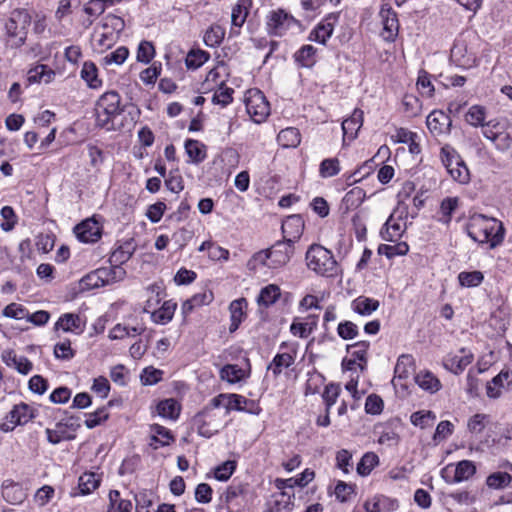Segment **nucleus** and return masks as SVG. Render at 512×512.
Here are the masks:
<instances>
[{
	"instance_id": "obj_1",
	"label": "nucleus",
	"mask_w": 512,
	"mask_h": 512,
	"mask_svg": "<svg viewBox=\"0 0 512 512\" xmlns=\"http://www.w3.org/2000/svg\"><path fill=\"white\" fill-rule=\"evenodd\" d=\"M307 266L315 273L332 277L338 273V265L332 252L325 247L313 244L306 252Z\"/></svg>"
},
{
	"instance_id": "obj_2",
	"label": "nucleus",
	"mask_w": 512,
	"mask_h": 512,
	"mask_svg": "<svg viewBox=\"0 0 512 512\" xmlns=\"http://www.w3.org/2000/svg\"><path fill=\"white\" fill-rule=\"evenodd\" d=\"M124 27V21L115 15H107L101 28H96L92 35V45L100 53L111 48L117 40L118 34Z\"/></svg>"
},
{
	"instance_id": "obj_3",
	"label": "nucleus",
	"mask_w": 512,
	"mask_h": 512,
	"mask_svg": "<svg viewBox=\"0 0 512 512\" xmlns=\"http://www.w3.org/2000/svg\"><path fill=\"white\" fill-rule=\"evenodd\" d=\"M294 254L293 244L288 241H277L271 248L254 254L252 262L269 268L286 265Z\"/></svg>"
},
{
	"instance_id": "obj_4",
	"label": "nucleus",
	"mask_w": 512,
	"mask_h": 512,
	"mask_svg": "<svg viewBox=\"0 0 512 512\" xmlns=\"http://www.w3.org/2000/svg\"><path fill=\"white\" fill-rule=\"evenodd\" d=\"M31 21L32 16L26 9H15L11 12L6 30L8 42L12 47H18L24 43Z\"/></svg>"
},
{
	"instance_id": "obj_5",
	"label": "nucleus",
	"mask_w": 512,
	"mask_h": 512,
	"mask_svg": "<svg viewBox=\"0 0 512 512\" xmlns=\"http://www.w3.org/2000/svg\"><path fill=\"white\" fill-rule=\"evenodd\" d=\"M482 135L499 150H506L512 144V129L505 120L482 123Z\"/></svg>"
},
{
	"instance_id": "obj_6",
	"label": "nucleus",
	"mask_w": 512,
	"mask_h": 512,
	"mask_svg": "<svg viewBox=\"0 0 512 512\" xmlns=\"http://www.w3.org/2000/svg\"><path fill=\"white\" fill-rule=\"evenodd\" d=\"M440 158L447 172L454 180L460 183L468 182L469 170L452 146L444 145L441 148Z\"/></svg>"
},
{
	"instance_id": "obj_7",
	"label": "nucleus",
	"mask_w": 512,
	"mask_h": 512,
	"mask_svg": "<svg viewBox=\"0 0 512 512\" xmlns=\"http://www.w3.org/2000/svg\"><path fill=\"white\" fill-rule=\"evenodd\" d=\"M247 113L256 123L263 122L270 114V106L264 94L258 89H250L245 95Z\"/></svg>"
},
{
	"instance_id": "obj_8",
	"label": "nucleus",
	"mask_w": 512,
	"mask_h": 512,
	"mask_svg": "<svg viewBox=\"0 0 512 512\" xmlns=\"http://www.w3.org/2000/svg\"><path fill=\"white\" fill-rule=\"evenodd\" d=\"M482 232L485 236L482 243H488L490 248L497 247L504 240L505 228L503 223L496 218L482 215Z\"/></svg>"
},
{
	"instance_id": "obj_9",
	"label": "nucleus",
	"mask_w": 512,
	"mask_h": 512,
	"mask_svg": "<svg viewBox=\"0 0 512 512\" xmlns=\"http://www.w3.org/2000/svg\"><path fill=\"white\" fill-rule=\"evenodd\" d=\"M294 23L295 18L283 9L273 10L267 16V30L271 35H283Z\"/></svg>"
},
{
	"instance_id": "obj_10",
	"label": "nucleus",
	"mask_w": 512,
	"mask_h": 512,
	"mask_svg": "<svg viewBox=\"0 0 512 512\" xmlns=\"http://www.w3.org/2000/svg\"><path fill=\"white\" fill-rule=\"evenodd\" d=\"M512 385V371L501 370L486 384V395L490 399H498Z\"/></svg>"
},
{
	"instance_id": "obj_11",
	"label": "nucleus",
	"mask_w": 512,
	"mask_h": 512,
	"mask_svg": "<svg viewBox=\"0 0 512 512\" xmlns=\"http://www.w3.org/2000/svg\"><path fill=\"white\" fill-rule=\"evenodd\" d=\"M214 417L215 415L209 407L195 416L194 422L201 436L209 438L219 431L220 423L215 421Z\"/></svg>"
},
{
	"instance_id": "obj_12",
	"label": "nucleus",
	"mask_w": 512,
	"mask_h": 512,
	"mask_svg": "<svg viewBox=\"0 0 512 512\" xmlns=\"http://www.w3.org/2000/svg\"><path fill=\"white\" fill-rule=\"evenodd\" d=\"M452 121L443 111L434 110L426 119V125L434 136L447 135L450 132Z\"/></svg>"
},
{
	"instance_id": "obj_13",
	"label": "nucleus",
	"mask_w": 512,
	"mask_h": 512,
	"mask_svg": "<svg viewBox=\"0 0 512 512\" xmlns=\"http://www.w3.org/2000/svg\"><path fill=\"white\" fill-rule=\"evenodd\" d=\"M33 417L32 409L24 403L14 406L7 416L8 422L1 425L3 431L13 430L16 425L26 424Z\"/></svg>"
},
{
	"instance_id": "obj_14",
	"label": "nucleus",
	"mask_w": 512,
	"mask_h": 512,
	"mask_svg": "<svg viewBox=\"0 0 512 512\" xmlns=\"http://www.w3.org/2000/svg\"><path fill=\"white\" fill-rule=\"evenodd\" d=\"M284 240L294 244L300 239L304 230V221L300 215L288 216L282 223Z\"/></svg>"
},
{
	"instance_id": "obj_15",
	"label": "nucleus",
	"mask_w": 512,
	"mask_h": 512,
	"mask_svg": "<svg viewBox=\"0 0 512 512\" xmlns=\"http://www.w3.org/2000/svg\"><path fill=\"white\" fill-rule=\"evenodd\" d=\"M77 238L84 243H94L101 237L100 227L95 220L87 219L75 227Z\"/></svg>"
},
{
	"instance_id": "obj_16",
	"label": "nucleus",
	"mask_w": 512,
	"mask_h": 512,
	"mask_svg": "<svg viewBox=\"0 0 512 512\" xmlns=\"http://www.w3.org/2000/svg\"><path fill=\"white\" fill-rule=\"evenodd\" d=\"M379 16L383 24V37L386 40H393L399 28L396 13L391 8L382 7Z\"/></svg>"
},
{
	"instance_id": "obj_17",
	"label": "nucleus",
	"mask_w": 512,
	"mask_h": 512,
	"mask_svg": "<svg viewBox=\"0 0 512 512\" xmlns=\"http://www.w3.org/2000/svg\"><path fill=\"white\" fill-rule=\"evenodd\" d=\"M336 18L337 17L334 14H330L328 17H326L311 31L309 39L321 44H325L327 39H329L333 33L334 21Z\"/></svg>"
},
{
	"instance_id": "obj_18",
	"label": "nucleus",
	"mask_w": 512,
	"mask_h": 512,
	"mask_svg": "<svg viewBox=\"0 0 512 512\" xmlns=\"http://www.w3.org/2000/svg\"><path fill=\"white\" fill-rule=\"evenodd\" d=\"M2 496L10 504H21L26 498V493L19 483L6 480L2 484Z\"/></svg>"
},
{
	"instance_id": "obj_19",
	"label": "nucleus",
	"mask_w": 512,
	"mask_h": 512,
	"mask_svg": "<svg viewBox=\"0 0 512 512\" xmlns=\"http://www.w3.org/2000/svg\"><path fill=\"white\" fill-rule=\"evenodd\" d=\"M55 71L46 65L38 64L27 73V81L32 83H51L55 78Z\"/></svg>"
},
{
	"instance_id": "obj_20",
	"label": "nucleus",
	"mask_w": 512,
	"mask_h": 512,
	"mask_svg": "<svg viewBox=\"0 0 512 512\" xmlns=\"http://www.w3.org/2000/svg\"><path fill=\"white\" fill-rule=\"evenodd\" d=\"M404 229L399 221L390 216L381 229V238L388 242H396L400 239Z\"/></svg>"
},
{
	"instance_id": "obj_21",
	"label": "nucleus",
	"mask_w": 512,
	"mask_h": 512,
	"mask_svg": "<svg viewBox=\"0 0 512 512\" xmlns=\"http://www.w3.org/2000/svg\"><path fill=\"white\" fill-rule=\"evenodd\" d=\"M362 124L363 111L360 109H355L352 115L342 122V130L344 135L354 139Z\"/></svg>"
},
{
	"instance_id": "obj_22",
	"label": "nucleus",
	"mask_w": 512,
	"mask_h": 512,
	"mask_svg": "<svg viewBox=\"0 0 512 512\" xmlns=\"http://www.w3.org/2000/svg\"><path fill=\"white\" fill-rule=\"evenodd\" d=\"M247 307V301L245 298L234 300L230 303L229 310L231 314V324L229 327L230 332H234L238 329L242 322L245 313L244 310Z\"/></svg>"
},
{
	"instance_id": "obj_23",
	"label": "nucleus",
	"mask_w": 512,
	"mask_h": 512,
	"mask_svg": "<svg viewBox=\"0 0 512 512\" xmlns=\"http://www.w3.org/2000/svg\"><path fill=\"white\" fill-rule=\"evenodd\" d=\"M112 2V0H90L87 4H85L83 11L88 15V18L83 21L85 28L91 26L94 19L104 13L106 3L112 4Z\"/></svg>"
},
{
	"instance_id": "obj_24",
	"label": "nucleus",
	"mask_w": 512,
	"mask_h": 512,
	"mask_svg": "<svg viewBox=\"0 0 512 512\" xmlns=\"http://www.w3.org/2000/svg\"><path fill=\"white\" fill-rule=\"evenodd\" d=\"M379 308V301L360 296L352 301V309L362 316H369Z\"/></svg>"
},
{
	"instance_id": "obj_25",
	"label": "nucleus",
	"mask_w": 512,
	"mask_h": 512,
	"mask_svg": "<svg viewBox=\"0 0 512 512\" xmlns=\"http://www.w3.org/2000/svg\"><path fill=\"white\" fill-rule=\"evenodd\" d=\"M56 329H62L65 332H74L83 330L82 321L79 315L66 313L62 315L55 324Z\"/></svg>"
},
{
	"instance_id": "obj_26",
	"label": "nucleus",
	"mask_w": 512,
	"mask_h": 512,
	"mask_svg": "<svg viewBox=\"0 0 512 512\" xmlns=\"http://www.w3.org/2000/svg\"><path fill=\"white\" fill-rule=\"evenodd\" d=\"M134 251L135 247L132 242L127 241L112 252L109 262L110 264L123 265L131 258Z\"/></svg>"
},
{
	"instance_id": "obj_27",
	"label": "nucleus",
	"mask_w": 512,
	"mask_h": 512,
	"mask_svg": "<svg viewBox=\"0 0 512 512\" xmlns=\"http://www.w3.org/2000/svg\"><path fill=\"white\" fill-rule=\"evenodd\" d=\"M395 378L398 379H406L410 375L414 373V359L411 355L403 354L401 355L396 363L395 369Z\"/></svg>"
},
{
	"instance_id": "obj_28",
	"label": "nucleus",
	"mask_w": 512,
	"mask_h": 512,
	"mask_svg": "<svg viewBox=\"0 0 512 512\" xmlns=\"http://www.w3.org/2000/svg\"><path fill=\"white\" fill-rule=\"evenodd\" d=\"M176 304L171 301H166L163 305L151 315L153 322L156 324H167L174 316Z\"/></svg>"
},
{
	"instance_id": "obj_29",
	"label": "nucleus",
	"mask_w": 512,
	"mask_h": 512,
	"mask_svg": "<svg viewBox=\"0 0 512 512\" xmlns=\"http://www.w3.org/2000/svg\"><path fill=\"white\" fill-rule=\"evenodd\" d=\"M278 143L285 147H296L300 144L301 138L298 129L289 127L281 130L277 136Z\"/></svg>"
},
{
	"instance_id": "obj_30",
	"label": "nucleus",
	"mask_w": 512,
	"mask_h": 512,
	"mask_svg": "<svg viewBox=\"0 0 512 512\" xmlns=\"http://www.w3.org/2000/svg\"><path fill=\"white\" fill-rule=\"evenodd\" d=\"M214 299V295L212 291L204 290L203 292L197 293L192 296L189 300L184 302L183 310L185 313H188L193 310L195 307H200L202 305L210 304Z\"/></svg>"
},
{
	"instance_id": "obj_31",
	"label": "nucleus",
	"mask_w": 512,
	"mask_h": 512,
	"mask_svg": "<svg viewBox=\"0 0 512 512\" xmlns=\"http://www.w3.org/2000/svg\"><path fill=\"white\" fill-rule=\"evenodd\" d=\"M151 432H152V437H151L152 442L150 443V446L155 450L158 449L159 446L154 443H159L161 446H165V445H168L170 443V441L173 439L170 431L168 429H166L165 427L158 425V424H154L151 426Z\"/></svg>"
},
{
	"instance_id": "obj_32",
	"label": "nucleus",
	"mask_w": 512,
	"mask_h": 512,
	"mask_svg": "<svg viewBox=\"0 0 512 512\" xmlns=\"http://www.w3.org/2000/svg\"><path fill=\"white\" fill-rule=\"evenodd\" d=\"M416 383L424 390L436 392L440 389V381L429 371H421L415 376Z\"/></svg>"
},
{
	"instance_id": "obj_33",
	"label": "nucleus",
	"mask_w": 512,
	"mask_h": 512,
	"mask_svg": "<svg viewBox=\"0 0 512 512\" xmlns=\"http://www.w3.org/2000/svg\"><path fill=\"white\" fill-rule=\"evenodd\" d=\"M109 509L107 512H131L132 503L130 500L122 499L117 490L109 492Z\"/></svg>"
},
{
	"instance_id": "obj_34",
	"label": "nucleus",
	"mask_w": 512,
	"mask_h": 512,
	"mask_svg": "<svg viewBox=\"0 0 512 512\" xmlns=\"http://www.w3.org/2000/svg\"><path fill=\"white\" fill-rule=\"evenodd\" d=\"M293 363L294 357L291 354L278 353L269 364L268 370H271L273 375L277 377L282 373L284 368L290 367Z\"/></svg>"
},
{
	"instance_id": "obj_35",
	"label": "nucleus",
	"mask_w": 512,
	"mask_h": 512,
	"mask_svg": "<svg viewBox=\"0 0 512 512\" xmlns=\"http://www.w3.org/2000/svg\"><path fill=\"white\" fill-rule=\"evenodd\" d=\"M280 297V288L277 285L270 284L262 288L257 298L259 305L268 307L274 304Z\"/></svg>"
},
{
	"instance_id": "obj_36",
	"label": "nucleus",
	"mask_w": 512,
	"mask_h": 512,
	"mask_svg": "<svg viewBox=\"0 0 512 512\" xmlns=\"http://www.w3.org/2000/svg\"><path fill=\"white\" fill-rule=\"evenodd\" d=\"M293 496L286 492H281L275 496L269 512H291L293 509Z\"/></svg>"
},
{
	"instance_id": "obj_37",
	"label": "nucleus",
	"mask_w": 512,
	"mask_h": 512,
	"mask_svg": "<svg viewBox=\"0 0 512 512\" xmlns=\"http://www.w3.org/2000/svg\"><path fill=\"white\" fill-rule=\"evenodd\" d=\"M224 36V28L220 25L214 24L206 30L203 40L206 46L216 47L221 44Z\"/></svg>"
},
{
	"instance_id": "obj_38",
	"label": "nucleus",
	"mask_w": 512,
	"mask_h": 512,
	"mask_svg": "<svg viewBox=\"0 0 512 512\" xmlns=\"http://www.w3.org/2000/svg\"><path fill=\"white\" fill-rule=\"evenodd\" d=\"M120 100V95L117 92L110 91L104 93L99 98L96 106L101 107L103 109H110L118 113H121L122 109L120 107Z\"/></svg>"
},
{
	"instance_id": "obj_39",
	"label": "nucleus",
	"mask_w": 512,
	"mask_h": 512,
	"mask_svg": "<svg viewBox=\"0 0 512 512\" xmlns=\"http://www.w3.org/2000/svg\"><path fill=\"white\" fill-rule=\"evenodd\" d=\"M409 246L406 242H399L394 245L381 244L378 247V254L385 255L388 259L395 256H404L408 253Z\"/></svg>"
},
{
	"instance_id": "obj_40",
	"label": "nucleus",
	"mask_w": 512,
	"mask_h": 512,
	"mask_svg": "<svg viewBox=\"0 0 512 512\" xmlns=\"http://www.w3.org/2000/svg\"><path fill=\"white\" fill-rule=\"evenodd\" d=\"M158 414L164 418L176 419L180 413V406L174 399H165L157 405Z\"/></svg>"
},
{
	"instance_id": "obj_41",
	"label": "nucleus",
	"mask_w": 512,
	"mask_h": 512,
	"mask_svg": "<svg viewBox=\"0 0 512 512\" xmlns=\"http://www.w3.org/2000/svg\"><path fill=\"white\" fill-rule=\"evenodd\" d=\"M100 484V478L93 472L84 473L79 478L78 487L82 495L90 494Z\"/></svg>"
},
{
	"instance_id": "obj_42",
	"label": "nucleus",
	"mask_w": 512,
	"mask_h": 512,
	"mask_svg": "<svg viewBox=\"0 0 512 512\" xmlns=\"http://www.w3.org/2000/svg\"><path fill=\"white\" fill-rule=\"evenodd\" d=\"M185 150L194 163L202 162L206 157L204 145L197 140L189 139L185 142Z\"/></svg>"
},
{
	"instance_id": "obj_43",
	"label": "nucleus",
	"mask_w": 512,
	"mask_h": 512,
	"mask_svg": "<svg viewBox=\"0 0 512 512\" xmlns=\"http://www.w3.org/2000/svg\"><path fill=\"white\" fill-rule=\"evenodd\" d=\"M512 481V476L507 472H494L490 474L486 479V484L492 489H504Z\"/></svg>"
},
{
	"instance_id": "obj_44",
	"label": "nucleus",
	"mask_w": 512,
	"mask_h": 512,
	"mask_svg": "<svg viewBox=\"0 0 512 512\" xmlns=\"http://www.w3.org/2000/svg\"><path fill=\"white\" fill-rule=\"evenodd\" d=\"M249 0H239V2L233 7L231 13L232 25L241 27L246 21L248 15Z\"/></svg>"
},
{
	"instance_id": "obj_45",
	"label": "nucleus",
	"mask_w": 512,
	"mask_h": 512,
	"mask_svg": "<svg viewBox=\"0 0 512 512\" xmlns=\"http://www.w3.org/2000/svg\"><path fill=\"white\" fill-rule=\"evenodd\" d=\"M458 207V198L457 197H447L442 200L440 205V211L439 214L441 215L439 220L444 223L448 224L451 221V216L453 212Z\"/></svg>"
},
{
	"instance_id": "obj_46",
	"label": "nucleus",
	"mask_w": 512,
	"mask_h": 512,
	"mask_svg": "<svg viewBox=\"0 0 512 512\" xmlns=\"http://www.w3.org/2000/svg\"><path fill=\"white\" fill-rule=\"evenodd\" d=\"M316 49L312 45H304L295 53V60L303 67H312L315 63Z\"/></svg>"
},
{
	"instance_id": "obj_47",
	"label": "nucleus",
	"mask_w": 512,
	"mask_h": 512,
	"mask_svg": "<svg viewBox=\"0 0 512 512\" xmlns=\"http://www.w3.org/2000/svg\"><path fill=\"white\" fill-rule=\"evenodd\" d=\"M104 273L105 271H102L101 268L92 271L81 279V285L87 289H94L105 286L106 283L104 282Z\"/></svg>"
},
{
	"instance_id": "obj_48",
	"label": "nucleus",
	"mask_w": 512,
	"mask_h": 512,
	"mask_svg": "<svg viewBox=\"0 0 512 512\" xmlns=\"http://www.w3.org/2000/svg\"><path fill=\"white\" fill-rule=\"evenodd\" d=\"M95 111L97 125L102 128H106L107 130L113 128V119L120 114L116 111L103 109L98 106H96Z\"/></svg>"
},
{
	"instance_id": "obj_49",
	"label": "nucleus",
	"mask_w": 512,
	"mask_h": 512,
	"mask_svg": "<svg viewBox=\"0 0 512 512\" xmlns=\"http://www.w3.org/2000/svg\"><path fill=\"white\" fill-rule=\"evenodd\" d=\"M110 265V267H101L102 271H105L104 282L106 285L124 280L126 277V270L122 267V265Z\"/></svg>"
},
{
	"instance_id": "obj_50",
	"label": "nucleus",
	"mask_w": 512,
	"mask_h": 512,
	"mask_svg": "<svg viewBox=\"0 0 512 512\" xmlns=\"http://www.w3.org/2000/svg\"><path fill=\"white\" fill-rule=\"evenodd\" d=\"M369 348V342L360 341L353 345H349L347 347L348 351H351V355L355 360L360 361L359 367L361 370L365 369V364L367 362L366 354Z\"/></svg>"
},
{
	"instance_id": "obj_51",
	"label": "nucleus",
	"mask_w": 512,
	"mask_h": 512,
	"mask_svg": "<svg viewBox=\"0 0 512 512\" xmlns=\"http://www.w3.org/2000/svg\"><path fill=\"white\" fill-rule=\"evenodd\" d=\"M475 472L476 466L471 461H460L455 468L454 482L468 480Z\"/></svg>"
},
{
	"instance_id": "obj_52",
	"label": "nucleus",
	"mask_w": 512,
	"mask_h": 512,
	"mask_svg": "<svg viewBox=\"0 0 512 512\" xmlns=\"http://www.w3.org/2000/svg\"><path fill=\"white\" fill-rule=\"evenodd\" d=\"M209 58L208 52L201 49H193L187 54L185 63L188 68L197 69L207 62Z\"/></svg>"
},
{
	"instance_id": "obj_53",
	"label": "nucleus",
	"mask_w": 512,
	"mask_h": 512,
	"mask_svg": "<svg viewBox=\"0 0 512 512\" xmlns=\"http://www.w3.org/2000/svg\"><path fill=\"white\" fill-rule=\"evenodd\" d=\"M81 77L91 88H97L101 84V81L97 77V68L92 62L84 63L81 70Z\"/></svg>"
},
{
	"instance_id": "obj_54",
	"label": "nucleus",
	"mask_w": 512,
	"mask_h": 512,
	"mask_svg": "<svg viewBox=\"0 0 512 512\" xmlns=\"http://www.w3.org/2000/svg\"><path fill=\"white\" fill-rule=\"evenodd\" d=\"M379 458L375 453L369 452L363 455L357 465V472L362 476L368 475L378 464Z\"/></svg>"
},
{
	"instance_id": "obj_55",
	"label": "nucleus",
	"mask_w": 512,
	"mask_h": 512,
	"mask_svg": "<svg viewBox=\"0 0 512 512\" xmlns=\"http://www.w3.org/2000/svg\"><path fill=\"white\" fill-rule=\"evenodd\" d=\"M340 172V164L337 158L324 159L319 167L320 176L329 178L337 175Z\"/></svg>"
},
{
	"instance_id": "obj_56",
	"label": "nucleus",
	"mask_w": 512,
	"mask_h": 512,
	"mask_svg": "<svg viewBox=\"0 0 512 512\" xmlns=\"http://www.w3.org/2000/svg\"><path fill=\"white\" fill-rule=\"evenodd\" d=\"M480 374V363L479 361L470 369L467 375V392L472 396H478V376Z\"/></svg>"
},
{
	"instance_id": "obj_57",
	"label": "nucleus",
	"mask_w": 512,
	"mask_h": 512,
	"mask_svg": "<svg viewBox=\"0 0 512 512\" xmlns=\"http://www.w3.org/2000/svg\"><path fill=\"white\" fill-rule=\"evenodd\" d=\"M387 504L393 505L394 502L390 501L388 498L376 496L371 499H367L364 502L363 507L365 512H383Z\"/></svg>"
},
{
	"instance_id": "obj_58",
	"label": "nucleus",
	"mask_w": 512,
	"mask_h": 512,
	"mask_svg": "<svg viewBox=\"0 0 512 512\" xmlns=\"http://www.w3.org/2000/svg\"><path fill=\"white\" fill-rule=\"evenodd\" d=\"M434 420L435 415L431 411H417L414 412L410 417L411 423L415 426H419L422 429L431 426Z\"/></svg>"
},
{
	"instance_id": "obj_59",
	"label": "nucleus",
	"mask_w": 512,
	"mask_h": 512,
	"mask_svg": "<svg viewBox=\"0 0 512 512\" xmlns=\"http://www.w3.org/2000/svg\"><path fill=\"white\" fill-rule=\"evenodd\" d=\"M220 377L230 383L240 381L243 377V370L238 368L236 365H226L220 371Z\"/></svg>"
},
{
	"instance_id": "obj_60",
	"label": "nucleus",
	"mask_w": 512,
	"mask_h": 512,
	"mask_svg": "<svg viewBox=\"0 0 512 512\" xmlns=\"http://www.w3.org/2000/svg\"><path fill=\"white\" fill-rule=\"evenodd\" d=\"M68 426L67 423L59 422L56 424L55 429H46L47 440L51 444H58L66 438L65 428Z\"/></svg>"
},
{
	"instance_id": "obj_61",
	"label": "nucleus",
	"mask_w": 512,
	"mask_h": 512,
	"mask_svg": "<svg viewBox=\"0 0 512 512\" xmlns=\"http://www.w3.org/2000/svg\"><path fill=\"white\" fill-rule=\"evenodd\" d=\"M155 55V48L149 41H142L137 51V60L142 63H149Z\"/></svg>"
},
{
	"instance_id": "obj_62",
	"label": "nucleus",
	"mask_w": 512,
	"mask_h": 512,
	"mask_svg": "<svg viewBox=\"0 0 512 512\" xmlns=\"http://www.w3.org/2000/svg\"><path fill=\"white\" fill-rule=\"evenodd\" d=\"M340 394V386L337 384L330 383L325 387L323 392V399L326 404V410L329 411L331 407L336 403L337 398Z\"/></svg>"
},
{
	"instance_id": "obj_63",
	"label": "nucleus",
	"mask_w": 512,
	"mask_h": 512,
	"mask_svg": "<svg viewBox=\"0 0 512 512\" xmlns=\"http://www.w3.org/2000/svg\"><path fill=\"white\" fill-rule=\"evenodd\" d=\"M129 51L126 47H119L115 51L107 54L103 61L106 65L116 64L120 65L122 64L128 57Z\"/></svg>"
},
{
	"instance_id": "obj_64",
	"label": "nucleus",
	"mask_w": 512,
	"mask_h": 512,
	"mask_svg": "<svg viewBox=\"0 0 512 512\" xmlns=\"http://www.w3.org/2000/svg\"><path fill=\"white\" fill-rule=\"evenodd\" d=\"M3 315L8 318L21 320L26 319L28 311L20 304L11 303L4 308Z\"/></svg>"
}]
</instances>
